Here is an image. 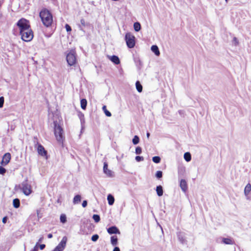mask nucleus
<instances>
[{"mask_svg":"<svg viewBox=\"0 0 251 251\" xmlns=\"http://www.w3.org/2000/svg\"><path fill=\"white\" fill-rule=\"evenodd\" d=\"M54 135L57 143L63 145L65 140L64 131L62 127L57 124H55L54 125Z\"/></svg>","mask_w":251,"mask_h":251,"instance_id":"nucleus-1","label":"nucleus"},{"mask_svg":"<svg viewBox=\"0 0 251 251\" xmlns=\"http://www.w3.org/2000/svg\"><path fill=\"white\" fill-rule=\"evenodd\" d=\"M66 59L68 66H74L76 65L77 61L75 50L71 49L67 51Z\"/></svg>","mask_w":251,"mask_h":251,"instance_id":"nucleus-2","label":"nucleus"},{"mask_svg":"<svg viewBox=\"0 0 251 251\" xmlns=\"http://www.w3.org/2000/svg\"><path fill=\"white\" fill-rule=\"evenodd\" d=\"M17 25L19 28L20 33L23 32L26 30H28L30 28L29 21L25 18H22L18 21Z\"/></svg>","mask_w":251,"mask_h":251,"instance_id":"nucleus-3","label":"nucleus"},{"mask_svg":"<svg viewBox=\"0 0 251 251\" xmlns=\"http://www.w3.org/2000/svg\"><path fill=\"white\" fill-rule=\"evenodd\" d=\"M125 40L126 45L128 48H133L135 46V37L130 32H127L125 34Z\"/></svg>","mask_w":251,"mask_h":251,"instance_id":"nucleus-4","label":"nucleus"},{"mask_svg":"<svg viewBox=\"0 0 251 251\" xmlns=\"http://www.w3.org/2000/svg\"><path fill=\"white\" fill-rule=\"evenodd\" d=\"M20 34L21 35L22 40L25 42L30 41L33 37V33L30 28L28 30H27Z\"/></svg>","mask_w":251,"mask_h":251,"instance_id":"nucleus-5","label":"nucleus"},{"mask_svg":"<svg viewBox=\"0 0 251 251\" xmlns=\"http://www.w3.org/2000/svg\"><path fill=\"white\" fill-rule=\"evenodd\" d=\"M39 17L43 25L47 26V9L43 8L39 12Z\"/></svg>","mask_w":251,"mask_h":251,"instance_id":"nucleus-6","label":"nucleus"},{"mask_svg":"<svg viewBox=\"0 0 251 251\" xmlns=\"http://www.w3.org/2000/svg\"><path fill=\"white\" fill-rule=\"evenodd\" d=\"M67 241L66 236H64L59 244L56 247L53 251H63L64 249Z\"/></svg>","mask_w":251,"mask_h":251,"instance_id":"nucleus-7","label":"nucleus"},{"mask_svg":"<svg viewBox=\"0 0 251 251\" xmlns=\"http://www.w3.org/2000/svg\"><path fill=\"white\" fill-rule=\"evenodd\" d=\"M103 171L106 176L112 177L114 176L113 173L110 169L108 168V164L106 162H104L103 164Z\"/></svg>","mask_w":251,"mask_h":251,"instance_id":"nucleus-8","label":"nucleus"},{"mask_svg":"<svg viewBox=\"0 0 251 251\" xmlns=\"http://www.w3.org/2000/svg\"><path fill=\"white\" fill-rule=\"evenodd\" d=\"M11 159V154L10 153H6L2 157V159L1 162V164L3 166L6 165Z\"/></svg>","mask_w":251,"mask_h":251,"instance_id":"nucleus-9","label":"nucleus"},{"mask_svg":"<svg viewBox=\"0 0 251 251\" xmlns=\"http://www.w3.org/2000/svg\"><path fill=\"white\" fill-rule=\"evenodd\" d=\"M108 58L115 65H119L120 64V60L118 56L115 55H110L108 56Z\"/></svg>","mask_w":251,"mask_h":251,"instance_id":"nucleus-10","label":"nucleus"},{"mask_svg":"<svg viewBox=\"0 0 251 251\" xmlns=\"http://www.w3.org/2000/svg\"><path fill=\"white\" fill-rule=\"evenodd\" d=\"M108 233L110 234H120L119 229L116 226H112L107 229Z\"/></svg>","mask_w":251,"mask_h":251,"instance_id":"nucleus-11","label":"nucleus"},{"mask_svg":"<svg viewBox=\"0 0 251 251\" xmlns=\"http://www.w3.org/2000/svg\"><path fill=\"white\" fill-rule=\"evenodd\" d=\"M37 151L38 153L42 156H45L47 154L46 151L41 145H38Z\"/></svg>","mask_w":251,"mask_h":251,"instance_id":"nucleus-12","label":"nucleus"},{"mask_svg":"<svg viewBox=\"0 0 251 251\" xmlns=\"http://www.w3.org/2000/svg\"><path fill=\"white\" fill-rule=\"evenodd\" d=\"M151 50L156 56H158L160 55V51L156 45H152L151 48Z\"/></svg>","mask_w":251,"mask_h":251,"instance_id":"nucleus-13","label":"nucleus"},{"mask_svg":"<svg viewBox=\"0 0 251 251\" xmlns=\"http://www.w3.org/2000/svg\"><path fill=\"white\" fill-rule=\"evenodd\" d=\"M111 244L113 246H116L118 244V237L116 235L112 236L110 238Z\"/></svg>","mask_w":251,"mask_h":251,"instance_id":"nucleus-14","label":"nucleus"},{"mask_svg":"<svg viewBox=\"0 0 251 251\" xmlns=\"http://www.w3.org/2000/svg\"><path fill=\"white\" fill-rule=\"evenodd\" d=\"M87 104V101L85 99H82L80 100V107L82 109L85 110Z\"/></svg>","mask_w":251,"mask_h":251,"instance_id":"nucleus-15","label":"nucleus"},{"mask_svg":"<svg viewBox=\"0 0 251 251\" xmlns=\"http://www.w3.org/2000/svg\"><path fill=\"white\" fill-rule=\"evenodd\" d=\"M184 159L187 162H190L191 160L192 157L189 152H185L183 155Z\"/></svg>","mask_w":251,"mask_h":251,"instance_id":"nucleus-16","label":"nucleus"},{"mask_svg":"<svg viewBox=\"0 0 251 251\" xmlns=\"http://www.w3.org/2000/svg\"><path fill=\"white\" fill-rule=\"evenodd\" d=\"M13 205L15 208H18L20 206V201L18 198L14 199L13 200Z\"/></svg>","mask_w":251,"mask_h":251,"instance_id":"nucleus-17","label":"nucleus"},{"mask_svg":"<svg viewBox=\"0 0 251 251\" xmlns=\"http://www.w3.org/2000/svg\"><path fill=\"white\" fill-rule=\"evenodd\" d=\"M133 28L135 32H138L141 30V26L140 24L137 22L133 24Z\"/></svg>","mask_w":251,"mask_h":251,"instance_id":"nucleus-18","label":"nucleus"},{"mask_svg":"<svg viewBox=\"0 0 251 251\" xmlns=\"http://www.w3.org/2000/svg\"><path fill=\"white\" fill-rule=\"evenodd\" d=\"M222 242L225 244L227 245H232L233 244V241L231 238H224L222 239Z\"/></svg>","mask_w":251,"mask_h":251,"instance_id":"nucleus-19","label":"nucleus"},{"mask_svg":"<svg viewBox=\"0 0 251 251\" xmlns=\"http://www.w3.org/2000/svg\"><path fill=\"white\" fill-rule=\"evenodd\" d=\"M107 200L108 204L110 205H112L114 202V198L111 194H109L107 196Z\"/></svg>","mask_w":251,"mask_h":251,"instance_id":"nucleus-20","label":"nucleus"},{"mask_svg":"<svg viewBox=\"0 0 251 251\" xmlns=\"http://www.w3.org/2000/svg\"><path fill=\"white\" fill-rule=\"evenodd\" d=\"M136 89L139 93H141L142 91L143 87L139 81H136L135 83Z\"/></svg>","mask_w":251,"mask_h":251,"instance_id":"nucleus-21","label":"nucleus"},{"mask_svg":"<svg viewBox=\"0 0 251 251\" xmlns=\"http://www.w3.org/2000/svg\"><path fill=\"white\" fill-rule=\"evenodd\" d=\"M102 110L105 114V115L108 117H110L111 116V113L110 111H109L107 109L105 105H103L102 106Z\"/></svg>","mask_w":251,"mask_h":251,"instance_id":"nucleus-22","label":"nucleus"},{"mask_svg":"<svg viewBox=\"0 0 251 251\" xmlns=\"http://www.w3.org/2000/svg\"><path fill=\"white\" fill-rule=\"evenodd\" d=\"M81 201V196L79 195H76L73 200V202L75 204L78 203Z\"/></svg>","mask_w":251,"mask_h":251,"instance_id":"nucleus-23","label":"nucleus"},{"mask_svg":"<svg viewBox=\"0 0 251 251\" xmlns=\"http://www.w3.org/2000/svg\"><path fill=\"white\" fill-rule=\"evenodd\" d=\"M139 138L137 135H135L132 139V143L133 145H137L139 143Z\"/></svg>","mask_w":251,"mask_h":251,"instance_id":"nucleus-24","label":"nucleus"},{"mask_svg":"<svg viewBox=\"0 0 251 251\" xmlns=\"http://www.w3.org/2000/svg\"><path fill=\"white\" fill-rule=\"evenodd\" d=\"M180 187L181 188H185L187 187L186 181L184 179H181L180 181Z\"/></svg>","mask_w":251,"mask_h":251,"instance_id":"nucleus-25","label":"nucleus"},{"mask_svg":"<svg viewBox=\"0 0 251 251\" xmlns=\"http://www.w3.org/2000/svg\"><path fill=\"white\" fill-rule=\"evenodd\" d=\"M23 191V192L24 193L25 195L26 196H28L30 195L32 191V189H21Z\"/></svg>","mask_w":251,"mask_h":251,"instance_id":"nucleus-26","label":"nucleus"},{"mask_svg":"<svg viewBox=\"0 0 251 251\" xmlns=\"http://www.w3.org/2000/svg\"><path fill=\"white\" fill-rule=\"evenodd\" d=\"M60 222L62 223H65L67 221L66 216L65 214H62L60 215Z\"/></svg>","mask_w":251,"mask_h":251,"instance_id":"nucleus-27","label":"nucleus"},{"mask_svg":"<svg viewBox=\"0 0 251 251\" xmlns=\"http://www.w3.org/2000/svg\"><path fill=\"white\" fill-rule=\"evenodd\" d=\"M93 219L95 221V222L98 223L100 221V217L99 215L94 214L93 216Z\"/></svg>","mask_w":251,"mask_h":251,"instance_id":"nucleus-28","label":"nucleus"},{"mask_svg":"<svg viewBox=\"0 0 251 251\" xmlns=\"http://www.w3.org/2000/svg\"><path fill=\"white\" fill-rule=\"evenodd\" d=\"M160 157L158 156H155L152 157V161L155 163H158L160 161Z\"/></svg>","mask_w":251,"mask_h":251,"instance_id":"nucleus-29","label":"nucleus"},{"mask_svg":"<svg viewBox=\"0 0 251 251\" xmlns=\"http://www.w3.org/2000/svg\"><path fill=\"white\" fill-rule=\"evenodd\" d=\"M135 152L137 154H140L142 152V149L140 147H137L135 150Z\"/></svg>","mask_w":251,"mask_h":251,"instance_id":"nucleus-30","label":"nucleus"},{"mask_svg":"<svg viewBox=\"0 0 251 251\" xmlns=\"http://www.w3.org/2000/svg\"><path fill=\"white\" fill-rule=\"evenodd\" d=\"M48 25L51 24L53 21L52 16L49 13H48Z\"/></svg>","mask_w":251,"mask_h":251,"instance_id":"nucleus-31","label":"nucleus"},{"mask_svg":"<svg viewBox=\"0 0 251 251\" xmlns=\"http://www.w3.org/2000/svg\"><path fill=\"white\" fill-rule=\"evenodd\" d=\"M155 176L157 178H160L162 176V172L160 171H158L155 174Z\"/></svg>","mask_w":251,"mask_h":251,"instance_id":"nucleus-32","label":"nucleus"},{"mask_svg":"<svg viewBox=\"0 0 251 251\" xmlns=\"http://www.w3.org/2000/svg\"><path fill=\"white\" fill-rule=\"evenodd\" d=\"M99 237V236L98 234H95L92 236L91 240L94 242H96L98 240Z\"/></svg>","mask_w":251,"mask_h":251,"instance_id":"nucleus-33","label":"nucleus"},{"mask_svg":"<svg viewBox=\"0 0 251 251\" xmlns=\"http://www.w3.org/2000/svg\"><path fill=\"white\" fill-rule=\"evenodd\" d=\"M232 44L234 45H237L239 44L238 39L236 37H234L232 39Z\"/></svg>","mask_w":251,"mask_h":251,"instance_id":"nucleus-34","label":"nucleus"},{"mask_svg":"<svg viewBox=\"0 0 251 251\" xmlns=\"http://www.w3.org/2000/svg\"><path fill=\"white\" fill-rule=\"evenodd\" d=\"M135 160L137 162L142 161L144 160V157L143 156H137L135 157Z\"/></svg>","mask_w":251,"mask_h":251,"instance_id":"nucleus-35","label":"nucleus"},{"mask_svg":"<svg viewBox=\"0 0 251 251\" xmlns=\"http://www.w3.org/2000/svg\"><path fill=\"white\" fill-rule=\"evenodd\" d=\"M163 189H156L157 194L159 196H161L163 194Z\"/></svg>","mask_w":251,"mask_h":251,"instance_id":"nucleus-36","label":"nucleus"},{"mask_svg":"<svg viewBox=\"0 0 251 251\" xmlns=\"http://www.w3.org/2000/svg\"><path fill=\"white\" fill-rule=\"evenodd\" d=\"M39 248V243L37 242L31 251H38Z\"/></svg>","mask_w":251,"mask_h":251,"instance_id":"nucleus-37","label":"nucleus"},{"mask_svg":"<svg viewBox=\"0 0 251 251\" xmlns=\"http://www.w3.org/2000/svg\"><path fill=\"white\" fill-rule=\"evenodd\" d=\"M6 170L3 167L0 166V174L3 175L5 173Z\"/></svg>","mask_w":251,"mask_h":251,"instance_id":"nucleus-38","label":"nucleus"},{"mask_svg":"<svg viewBox=\"0 0 251 251\" xmlns=\"http://www.w3.org/2000/svg\"><path fill=\"white\" fill-rule=\"evenodd\" d=\"M65 29L67 32H71L72 30L71 26L68 24L65 25Z\"/></svg>","mask_w":251,"mask_h":251,"instance_id":"nucleus-39","label":"nucleus"},{"mask_svg":"<svg viewBox=\"0 0 251 251\" xmlns=\"http://www.w3.org/2000/svg\"><path fill=\"white\" fill-rule=\"evenodd\" d=\"M3 103H4L3 97H0V108L2 107L3 106Z\"/></svg>","mask_w":251,"mask_h":251,"instance_id":"nucleus-40","label":"nucleus"},{"mask_svg":"<svg viewBox=\"0 0 251 251\" xmlns=\"http://www.w3.org/2000/svg\"><path fill=\"white\" fill-rule=\"evenodd\" d=\"M46 247V245L45 244H39V248H40V250H42L43 249H44Z\"/></svg>","mask_w":251,"mask_h":251,"instance_id":"nucleus-41","label":"nucleus"},{"mask_svg":"<svg viewBox=\"0 0 251 251\" xmlns=\"http://www.w3.org/2000/svg\"><path fill=\"white\" fill-rule=\"evenodd\" d=\"M87 205V201H84L82 203V206L83 207H85Z\"/></svg>","mask_w":251,"mask_h":251,"instance_id":"nucleus-42","label":"nucleus"},{"mask_svg":"<svg viewBox=\"0 0 251 251\" xmlns=\"http://www.w3.org/2000/svg\"><path fill=\"white\" fill-rule=\"evenodd\" d=\"M251 189H244L245 193L246 195H247V194L250 193Z\"/></svg>","mask_w":251,"mask_h":251,"instance_id":"nucleus-43","label":"nucleus"},{"mask_svg":"<svg viewBox=\"0 0 251 251\" xmlns=\"http://www.w3.org/2000/svg\"><path fill=\"white\" fill-rule=\"evenodd\" d=\"M7 218L6 217H4L2 219V222L3 223H6L7 222Z\"/></svg>","mask_w":251,"mask_h":251,"instance_id":"nucleus-44","label":"nucleus"},{"mask_svg":"<svg viewBox=\"0 0 251 251\" xmlns=\"http://www.w3.org/2000/svg\"><path fill=\"white\" fill-rule=\"evenodd\" d=\"M113 251H120V250L119 249V247H115L114 249H113Z\"/></svg>","mask_w":251,"mask_h":251,"instance_id":"nucleus-45","label":"nucleus"},{"mask_svg":"<svg viewBox=\"0 0 251 251\" xmlns=\"http://www.w3.org/2000/svg\"><path fill=\"white\" fill-rule=\"evenodd\" d=\"M251 188V184H249V183L247 184L246 185L245 187V188Z\"/></svg>","mask_w":251,"mask_h":251,"instance_id":"nucleus-46","label":"nucleus"},{"mask_svg":"<svg viewBox=\"0 0 251 251\" xmlns=\"http://www.w3.org/2000/svg\"><path fill=\"white\" fill-rule=\"evenodd\" d=\"M22 188L27 189V188H28V186L27 185H25Z\"/></svg>","mask_w":251,"mask_h":251,"instance_id":"nucleus-47","label":"nucleus"},{"mask_svg":"<svg viewBox=\"0 0 251 251\" xmlns=\"http://www.w3.org/2000/svg\"><path fill=\"white\" fill-rule=\"evenodd\" d=\"M52 237V235L51 234H48V238H50Z\"/></svg>","mask_w":251,"mask_h":251,"instance_id":"nucleus-48","label":"nucleus"},{"mask_svg":"<svg viewBox=\"0 0 251 251\" xmlns=\"http://www.w3.org/2000/svg\"><path fill=\"white\" fill-rule=\"evenodd\" d=\"M112 1H120V0H111Z\"/></svg>","mask_w":251,"mask_h":251,"instance_id":"nucleus-49","label":"nucleus"},{"mask_svg":"<svg viewBox=\"0 0 251 251\" xmlns=\"http://www.w3.org/2000/svg\"><path fill=\"white\" fill-rule=\"evenodd\" d=\"M156 188H157V189L161 188V186H157V187H156Z\"/></svg>","mask_w":251,"mask_h":251,"instance_id":"nucleus-50","label":"nucleus"},{"mask_svg":"<svg viewBox=\"0 0 251 251\" xmlns=\"http://www.w3.org/2000/svg\"><path fill=\"white\" fill-rule=\"evenodd\" d=\"M149 136H150L149 133H147V137H149Z\"/></svg>","mask_w":251,"mask_h":251,"instance_id":"nucleus-51","label":"nucleus"},{"mask_svg":"<svg viewBox=\"0 0 251 251\" xmlns=\"http://www.w3.org/2000/svg\"><path fill=\"white\" fill-rule=\"evenodd\" d=\"M186 190H187V189H183V190L184 191V192H186Z\"/></svg>","mask_w":251,"mask_h":251,"instance_id":"nucleus-52","label":"nucleus"},{"mask_svg":"<svg viewBox=\"0 0 251 251\" xmlns=\"http://www.w3.org/2000/svg\"><path fill=\"white\" fill-rule=\"evenodd\" d=\"M225 1L226 2H227L229 1V0H225Z\"/></svg>","mask_w":251,"mask_h":251,"instance_id":"nucleus-53","label":"nucleus"},{"mask_svg":"<svg viewBox=\"0 0 251 251\" xmlns=\"http://www.w3.org/2000/svg\"><path fill=\"white\" fill-rule=\"evenodd\" d=\"M41 242V239H40L39 240L38 243H39V242Z\"/></svg>","mask_w":251,"mask_h":251,"instance_id":"nucleus-54","label":"nucleus"}]
</instances>
